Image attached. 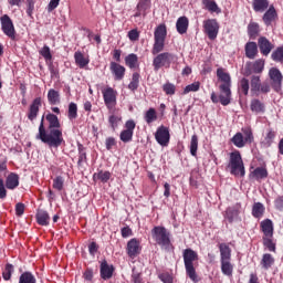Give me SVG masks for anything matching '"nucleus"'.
Returning <instances> with one entry per match:
<instances>
[{
	"label": "nucleus",
	"instance_id": "obj_1",
	"mask_svg": "<svg viewBox=\"0 0 283 283\" xmlns=\"http://www.w3.org/2000/svg\"><path fill=\"white\" fill-rule=\"evenodd\" d=\"M43 120H45L44 116H42L36 139L45 143V145H49V147H55V148L61 147V145L63 144V132L56 128V129H49V134H48V132L45 130Z\"/></svg>",
	"mask_w": 283,
	"mask_h": 283
},
{
	"label": "nucleus",
	"instance_id": "obj_2",
	"mask_svg": "<svg viewBox=\"0 0 283 283\" xmlns=\"http://www.w3.org/2000/svg\"><path fill=\"white\" fill-rule=\"evenodd\" d=\"M196 260H198V253L196 251L191 249L184 250V264L186 274L192 282L198 283L200 280L196 273V268H193V262H196Z\"/></svg>",
	"mask_w": 283,
	"mask_h": 283
},
{
	"label": "nucleus",
	"instance_id": "obj_3",
	"mask_svg": "<svg viewBox=\"0 0 283 283\" xmlns=\"http://www.w3.org/2000/svg\"><path fill=\"white\" fill-rule=\"evenodd\" d=\"M228 167L230 168V174H232V176L244 177V161L242 160L240 151L235 150L230 154Z\"/></svg>",
	"mask_w": 283,
	"mask_h": 283
},
{
	"label": "nucleus",
	"instance_id": "obj_4",
	"mask_svg": "<svg viewBox=\"0 0 283 283\" xmlns=\"http://www.w3.org/2000/svg\"><path fill=\"white\" fill-rule=\"evenodd\" d=\"M153 240L161 247V249H169L171 247V240L169 239V232L165 227H155L151 230Z\"/></svg>",
	"mask_w": 283,
	"mask_h": 283
},
{
	"label": "nucleus",
	"instance_id": "obj_5",
	"mask_svg": "<svg viewBox=\"0 0 283 283\" xmlns=\"http://www.w3.org/2000/svg\"><path fill=\"white\" fill-rule=\"evenodd\" d=\"M155 43L153 46L151 54H160L165 50V39H167V27L160 24L155 29Z\"/></svg>",
	"mask_w": 283,
	"mask_h": 283
},
{
	"label": "nucleus",
	"instance_id": "obj_6",
	"mask_svg": "<svg viewBox=\"0 0 283 283\" xmlns=\"http://www.w3.org/2000/svg\"><path fill=\"white\" fill-rule=\"evenodd\" d=\"M176 59L177 57L174 55V53L164 52L158 54L153 61L155 72H158L160 67H169L171 63L176 61Z\"/></svg>",
	"mask_w": 283,
	"mask_h": 283
},
{
	"label": "nucleus",
	"instance_id": "obj_7",
	"mask_svg": "<svg viewBox=\"0 0 283 283\" xmlns=\"http://www.w3.org/2000/svg\"><path fill=\"white\" fill-rule=\"evenodd\" d=\"M219 96L216 93H211L212 103H221V105L227 106L231 103V86H219Z\"/></svg>",
	"mask_w": 283,
	"mask_h": 283
},
{
	"label": "nucleus",
	"instance_id": "obj_8",
	"mask_svg": "<svg viewBox=\"0 0 283 283\" xmlns=\"http://www.w3.org/2000/svg\"><path fill=\"white\" fill-rule=\"evenodd\" d=\"M0 23L2 28L3 34L6 36H9V39H17V31L14 30V23L12 22V19H10V15L4 14L0 18Z\"/></svg>",
	"mask_w": 283,
	"mask_h": 283
},
{
	"label": "nucleus",
	"instance_id": "obj_9",
	"mask_svg": "<svg viewBox=\"0 0 283 283\" xmlns=\"http://www.w3.org/2000/svg\"><path fill=\"white\" fill-rule=\"evenodd\" d=\"M205 32L210 41H216L218 39V32L220 30V25L216 20H207L203 22Z\"/></svg>",
	"mask_w": 283,
	"mask_h": 283
},
{
	"label": "nucleus",
	"instance_id": "obj_10",
	"mask_svg": "<svg viewBox=\"0 0 283 283\" xmlns=\"http://www.w3.org/2000/svg\"><path fill=\"white\" fill-rule=\"evenodd\" d=\"M269 76L272 81L273 90H275V92H280V90H282V72H280V70L276 67H272L269 71Z\"/></svg>",
	"mask_w": 283,
	"mask_h": 283
},
{
	"label": "nucleus",
	"instance_id": "obj_11",
	"mask_svg": "<svg viewBox=\"0 0 283 283\" xmlns=\"http://www.w3.org/2000/svg\"><path fill=\"white\" fill-rule=\"evenodd\" d=\"M155 138L161 147H167L170 138L169 128L160 126L155 134Z\"/></svg>",
	"mask_w": 283,
	"mask_h": 283
},
{
	"label": "nucleus",
	"instance_id": "obj_12",
	"mask_svg": "<svg viewBox=\"0 0 283 283\" xmlns=\"http://www.w3.org/2000/svg\"><path fill=\"white\" fill-rule=\"evenodd\" d=\"M103 96L106 107L112 109V107L116 105V91H114L112 87H107L105 91H103Z\"/></svg>",
	"mask_w": 283,
	"mask_h": 283
},
{
	"label": "nucleus",
	"instance_id": "obj_13",
	"mask_svg": "<svg viewBox=\"0 0 283 283\" xmlns=\"http://www.w3.org/2000/svg\"><path fill=\"white\" fill-rule=\"evenodd\" d=\"M111 72L114 74L115 81H123L125 78V66L116 62L111 63Z\"/></svg>",
	"mask_w": 283,
	"mask_h": 283
},
{
	"label": "nucleus",
	"instance_id": "obj_14",
	"mask_svg": "<svg viewBox=\"0 0 283 283\" xmlns=\"http://www.w3.org/2000/svg\"><path fill=\"white\" fill-rule=\"evenodd\" d=\"M259 50L263 56H269L271 54V50H273V44L266 38L259 39Z\"/></svg>",
	"mask_w": 283,
	"mask_h": 283
},
{
	"label": "nucleus",
	"instance_id": "obj_15",
	"mask_svg": "<svg viewBox=\"0 0 283 283\" xmlns=\"http://www.w3.org/2000/svg\"><path fill=\"white\" fill-rule=\"evenodd\" d=\"M41 107V97H36L29 108L28 118L29 120H34L39 116V108Z\"/></svg>",
	"mask_w": 283,
	"mask_h": 283
},
{
	"label": "nucleus",
	"instance_id": "obj_16",
	"mask_svg": "<svg viewBox=\"0 0 283 283\" xmlns=\"http://www.w3.org/2000/svg\"><path fill=\"white\" fill-rule=\"evenodd\" d=\"M217 76L219 81H221L222 84H220L219 87H231V75L229 73L224 72L223 69L217 70Z\"/></svg>",
	"mask_w": 283,
	"mask_h": 283
},
{
	"label": "nucleus",
	"instance_id": "obj_17",
	"mask_svg": "<svg viewBox=\"0 0 283 283\" xmlns=\"http://www.w3.org/2000/svg\"><path fill=\"white\" fill-rule=\"evenodd\" d=\"M127 253H128L129 258H136V255H138V253H140V245H138V240L132 239L127 243Z\"/></svg>",
	"mask_w": 283,
	"mask_h": 283
},
{
	"label": "nucleus",
	"instance_id": "obj_18",
	"mask_svg": "<svg viewBox=\"0 0 283 283\" xmlns=\"http://www.w3.org/2000/svg\"><path fill=\"white\" fill-rule=\"evenodd\" d=\"M176 28L179 34H187V30H189V19L187 17H180L177 20Z\"/></svg>",
	"mask_w": 283,
	"mask_h": 283
},
{
	"label": "nucleus",
	"instance_id": "obj_19",
	"mask_svg": "<svg viewBox=\"0 0 283 283\" xmlns=\"http://www.w3.org/2000/svg\"><path fill=\"white\" fill-rule=\"evenodd\" d=\"M277 19V11H275V7L270 6L269 10L263 14V22L265 25H271L272 21Z\"/></svg>",
	"mask_w": 283,
	"mask_h": 283
},
{
	"label": "nucleus",
	"instance_id": "obj_20",
	"mask_svg": "<svg viewBox=\"0 0 283 283\" xmlns=\"http://www.w3.org/2000/svg\"><path fill=\"white\" fill-rule=\"evenodd\" d=\"M261 229L265 238H273V221L265 219L261 222Z\"/></svg>",
	"mask_w": 283,
	"mask_h": 283
},
{
	"label": "nucleus",
	"instance_id": "obj_21",
	"mask_svg": "<svg viewBox=\"0 0 283 283\" xmlns=\"http://www.w3.org/2000/svg\"><path fill=\"white\" fill-rule=\"evenodd\" d=\"M245 56L252 60L258 56V44L255 42H248L245 44Z\"/></svg>",
	"mask_w": 283,
	"mask_h": 283
},
{
	"label": "nucleus",
	"instance_id": "obj_22",
	"mask_svg": "<svg viewBox=\"0 0 283 283\" xmlns=\"http://www.w3.org/2000/svg\"><path fill=\"white\" fill-rule=\"evenodd\" d=\"M113 274H114V269L111 268L107 264V261L102 262V264H101V277L103 280H109Z\"/></svg>",
	"mask_w": 283,
	"mask_h": 283
},
{
	"label": "nucleus",
	"instance_id": "obj_23",
	"mask_svg": "<svg viewBox=\"0 0 283 283\" xmlns=\"http://www.w3.org/2000/svg\"><path fill=\"white\" fill-rule=\"evenodd\" d=\"M38 224L41 227H48L50 224V214L45 210H39L36 213Z\"/></svg>",
	"mask_w": 283,
	"mask_h": 283
},
{
	"label": "nucleus",
	"instance_id": "obj_24",
	"mask_svg": "<svg viewBox=\"0 0 283 283\" xmlns=\"http://www.w3.org/2000/svg\"><path fill=\"white\" fill-rule=\"evenodd\" d=\"M7 189H17L19 187V175L11 172L6 179Z\"/></svg>",
	"mask_w": 283,
	"mask_h": 283
},
{
	"label": "nucleus",
	"instance_id": "obj_25",
	"mask_svg": "<svg viewBox=\"0 0 283 283\" xmlns=\"http://www.w3.org/2000/svg\"><path fill=\"white\" fill-rule=\"evenodd\" d=\"M273 140H275V133L273 129H268L264 139L261 142V146L264 147L265 149L271 147L273 145Z\"/></svg>",
	"mask_w": 283,
	"mask_h": 283
},
{
	"label": "nucleus",
	"instance_id": "obj_26",
	"mask_svg": "<svg viewBox=\"0 0 283 283\" xmlns=\"http://www.w3.org/2000/svg\"><path fill=\"white\" fill-rule=\"evenodd\" d=\"M219 251L221 255V262L231 261V248H229V245L221 243L219 245Z\"/></svg>",
	"mask_w": 283,
	"mask_h": 283
},
{
	"label": "nucleus",
	"instance_id": "obj_27",
	"mask_svg": "<svg viewBox=\"0 0 283 283\" xmlns=\"http://www.w3.org/2000/svg\"><path fill=\"white\" fill-rule=\"evenodd\" d=\"M48 101L50 105H59L61 103V94L54 88H50L48 92Z\"/></svg>",
	"mask_w": 283,
	"mask_h": 283
},
{
	"label": "nucleus",
	"instance_id": "obj_28",
	"mask_svg": "<svg viewBox=\"0 0 283 283\" xmlns=\"http://www.w3.org/2000/svg\"><path fill=\"white\" fill-rule=\"evenodd\" d=\"M46 120L49 123V129H60L61 122H59V117L52 113L46 115Z\"/></svg>",
	"mask_w": 283,
	"mask_h": 283
},
{
	"label": "nucleus",
	"instance_id": "obj_29",
	"mask_svg": "<svg viewBox=\"0 0 283 283\" xmlns=\"http://www.w3.org/2000/svg\"><path fill=\"white\" fill-rule=\"evenodd\" d=\"M251 111L255 114H263L265 106L260 99H252L250 104Z\"/></svg>",
	"mask_w": 283,
	"mask_h": 283
},
{
	"label": "nucleus",
	"instance_id": "obj_30",
	"mask_svg": "<svg viewBox=\"0 0 283 283\" xmlns=\"http://www.w3.org/2000/svg\"><path fill=\"white\" fill-rule=\"evenodd\" d=\"M231 143L234 144V147H238L239 149H242L244 145H247V142L244 140V135L242 133H237L232 138Z\"/></svg>",
	"mask_w": 283,
	"mask_h": 283
},
{
	"label": "nucleus",
	"instance_id": "obj_31",
	"mask_svg": "<svg viewBox=\"0 0 283 283\" xmlns=\"http://www.w3.org/2000/svg\"><path fill=\"white\" fill-rule=\"evenodd\" d=\"M75 63L78 65V67H86V65H90V60L83 55L81 52H75L74 54Z\"/></svg>",
	"mask_w": 283,
	"mask_h": 283
},
{
	"label": "nucleus",
	"instance_id": "obj_32",
	"mask_svg": "<svg viewBox=\"0 0 283 283\" xmlns=\"http://www.w3.org/2000/svg\"><path fill=\"white\" fill-rule=\"evenodd\" d=\"M252 4L255 12H264L269 8V0H253Z\"/></svg>",
	"mask_w": 283,
	"mask_h": 283
},
{
	"label": "nucleus",
	"instance_id": "obj_33",
	"mask_svg": "<svg viewBox=\"0 0 283 283\" xmlns=\"http://www.w3.org/2000/svg\"><path fill=\"white\" fill-rule=\"evenodd\" d=\"M202 3L206 10H209V12H217V14H220V8L218 7V3H216V1L202 0Z\"/></svg>",
	"mask_w": 283,
	"mask_h": 283
},
{
	"label": "nucleus",
	"instance_id": "obj_34",
	"mask_svg": "<svg viewBox=\"0 0 283 283\" xmlns=\"http://www.w3.org/2000/svg\"><path fill=\"white\" fill-rule=\"evenodd\" d=\"M19 283H36V277L31 272H23L19 277Z\"/></svg>",
	"mask_w": 283,
	"mask_h": 283
},
{
	"label": "nucleus",
	"instance_id": "obj_35",
	"mask_svg": "<svg viewBox=\"0 0 283 283\" xmlns=\"http://www.w3.org/2000/svg\"><path fill=\"white\" fill-rule=\"evenodd\" d=\"M221 271L223 275L229 277L233 275V264H231V261H221Z\"/></svg>",
	"mask_w": 283,
	"mask_h": 283
},
{
	"label": "nucleus",
	"instance_id": "obj_36",
	"mask_svg": "<svg viewBox=\"0 0 283 283\" xmlns=\"http://www.w3.org/2000/svg\"><path fill=\"white\" fill-rule=\"evenodd\" d=\"M138 85H140V74L133 73L132 81L128 84V90H132V92H136V90H138Z\"/></svg>",
	"mask_w": 283,
	"mask_h": 283
},
{
	"label": "nucleus",
	"instance_id": "obj_37",
	"mask_svg": "<svg viewBox=\"0 0 283 283\" xmlns=\"http://www.w3.org/2000/svg\"><path fill=\"white\" fill-rule=\"evenodd\" d=\"M252 216L254 218H262V216H264V205L260 202L254 203L252 208Z\"/></svg>",
	"mask_w": 283,
	"mask_h": 283
},
{
	"label": "nucleus",
	"instance_id": "obj_38",
	"mask_svg": "<svg viewBox=\"0 0 283 283\" xmlns=\"http://www.w3.org/2000/svg\"><path fill=\"white\" fill-rule=\"evenodd\" d=\"M275 262V259H273V255L271 254H264L261 261V264L263 269H271Z\"/></svg>",
	"mask_w": 283,
	"mask_h": 283
},
{
	"label": "nucleus",
	"instance_id": "obj_39",
	"mask_svg": "<svg viewBox=\"0 0 283 283\" xmlns=\"http://www.w3.org/2000/svg\"><path fill=\"white\" fill-rule=\"evenodd\" d=\"M248 32L251 39H255V36H258V34L260 33V25L255 22H251L248 25Z\"/></svg>",
	"mask_w": 283,
	"mask_h": 283
},
{
	"label": "nucleus",
	"instance_id": "obj_40",
	"mask_svg": "<svg viewBox=\"0 0 283 283\" xmlns=\"http://www.w3.org/2000/svg\"><path fill=\"white\" fill-rule=\"evenodd\" d=\"M271 59L276 63H283V46H280L276 50H274L271 54Z\"/></svg>",
	"mask_w": 283,
	"mask_h": 283
},
{
	"label": "nucleus",
	"instance_id": "obj_41",
	"mask_svg": "<svg viewBox=\"0 0 283 283\" xmlns=\"http://www.w3.org/2000/svg\"><path fill=\"white\" fill-rule=\"evenodd\" d=\"M125 61H126V65H128V67H130V70H134V67H136V65H138V55L132 53L128 56H126Z\"/></svg>",
	"mask_w": 283,
	"mask_h": 283
},
{
	"label": "nucleus",
	"instance_id": "obj_42",
	"mask_svg": "<svg viewBox=\"0 0 283 283\" xmlns=\"http://www.w3.org/2000/svg\"><path fill=\"white\" fill-rule=\"evenodd\" d=\"M261 85H262V82L260 81V76L253 75L251 77V83H250L251 92H260Z\"/></svg>",
	"mask_w": 283,
	"mask_h": 283
},
{
	"label": "nucleus",
	"instance_id": "obj_43",
	"mask_svg": "<svg viewBox=\"0 0 283 283\" xmlns=\"http://www.w3.org/2000/svg\"><path fill=\"white\" fill-rule=\"evenodd\" d=\"M93 178L101 180V182H107L109 178H112V174L109 171H99L93 175Z\"/></svg>",
	"mask_w": 283,
	"mask_h": 283
},
{
	"label": "nucleus",
	"instance_id": "obj_44",
	"mask_svg": "<svg viewBox=\"0 0 283 283\" xmlns=\"http://www.w3.org/2000/svg\"><path fill=\"white\" fill-rule=\"evenodd\" d=\"M158 115H156V109L149 108L145 114V120L149 125L154 123V120H157Z\"/></svg>",
	"mask_w": 283,
	"mask_h": 283
},
{
	"label": "nucleus",
	"instance_id": "obj_45",
	"mask_svg": "<svg viewBox=\"0 0 283 283\" xmlns=\"http://www.w3.org/2000/svg\"><path fill=\"white\" fill-rule=\"evenodd\" d=\"M13 273H14V265L8 263L2 272L3 280L6 281L10 280Z\"/></svg>",
	"mask_w": 283,
	"mask_h": 283
},
{
	"label": "nucleus",
	"instance_id": "obj_46",
	"mask_svg": "<svg viewBox=\"0 0 283 283\" xmlns=\"http://www.w3.org/2000/svg\"><path fill=\"white\" fill-rule=\"evenodd\" d=\"M78 116V106H76V103L72 102L69 105V118L70 120H74Z\"/></svg>",
	"mask_w": 283,
	"mask_h": 283
},
{
	"label": "nucleus",
	"instance_id": "obj_47",
	"mask_svg": "<svg viewBox=\"0 0 283 283\" xmlns=\"http://www.w3.org/2000/svg\"><path fill=\"white\" fill-rule=\"evenodd\" d=\"M190 154L191 156H197L198 154V135H192L191 137Z\"/></svg>",
	"mask_w": 283,
	"mask_h": 283
},
{
	"label": "nucleus",
	"instance_id": "obj_48",
	"mask_svg": "<svg viewBox=\"0 0 283 283\" xmlns=\"http://www.w3.org/2000/svg\"><path fill=\"white\" fill-rule=\"evenodd\" d=\"M252 70L255 74H261L264 70V60L259 59L253 63Z\"/></svg>",
	"mask_w": 283,
	"mask_h": 283
},
{
	"label": "nucleus",
	"instance_id": "obj_49",
	"mask_svg": "<svg viewBox=\"0 0 283 283\" xmlns=\"http://www.w3.org/2000/svg\"><path fill=\"white\" fill-rule=\"evenodd\" d=\"M243 132V140H245V144L251 145L253 143V132L251 128H244Z\"/></svg>",
	"mask_w": 283,
	"mask_h": 283
},
{
	"label": "nucleus",
	"instance_id": "obj_50",
	"mask_svg": "<svg viewBox=\"0 0 283 283\" xmlns=\"http://www.w3.org/2000/svg\"><path fill=\"white\" fill-rule=\"evenodd\" d=\"M163 90L168 96H174V94H176V85H174L172 83L164 84Z\"/></svg>",
	"mask_w": 283,
	"mask_h": 283
},
{
	"label": "nucleus",
	"instance_id": "obj_51",
	"mask_svg": "<svg viewBox=\"0 0 283 283\" xmlns=\"http://www.w3.org/2000/svg\"><path fill=\"white\" fill-rule=\"evenodd\" d=\"M134 137V132H130V130H123L120 133V140L123 143H129L132 140V138Z\"/></svg>",
	"mask_w": 283,
	"mask_h": 283
},
{
	"label": "nucleus",
	"instance_id": "obj_52",
	"mask_svg": "<svg viewBox=\"0 0 283 283\" xmlns=\"http://www.w3.org/2000/svg\"><path fill=\"white\" fill-rule=\"evenodd\" d=\"M226 218H228L229 222H233V219L238 218V209L228 208L226 211Z\"/></svg>",
	"mask_w": 283,
	"mask_h": 283
},
{
	"label": "nucleus",
	"instance_id": "obj_53",
	"mask_svg": "<svg viewBox=\"0 0 283 283\" xmlns=\"http://www.w3.org/2000/svg\"><path fill=\"white\" fill-rule=\"evenodd\" d=\"M198 90H200V82H195L185 87L184 94H189V92H198Z\"/></svg>",
	"mask_w": 283,
	"mask_h": 283
},
{
	"label": "nucleus",
	"instance_id": "obj_54",
	"mask_svg": "<svg viewBox=\"0 0 283 283\" xmlns=\"http://www.w3.org/2000/svg\"><path fill=\"white\" fill-rule=\"evenodd\" d=\"M64 182L65 180H63V177H56L53 180V189H56L57 191H62Z\"/></svg>",
	"mask_w": 283,
	"mask_h": 283
},
{
	"label": "nucleus",
	"instance_id": "obj_55",
	"mask_svg": "<svg viewBox=\"0 0 283 283\" xmlns=\"http://www.w3.org/2000/svg\"><path fill=\"white\" fill-rule=\"evenodd\" d=\"M272 237H264L263 244L269 249V251H275V243H273Z\"/></svg>",
	"mask_w": 283,
	"mask_h": 283
},
{
	"label": "nucleus",
	"instance_id": "obj_56",
	"mask_svg": "<svg viewBox=\"0 0 283 283\" xmlns=\"http://www.w3.org/2000/svg\"><path fill=\"white\" fill-rule=\"evenodd\" d=\"M253 174L258 179L266 178V176H269V172L262 167L256 168Z\"/></svg>",
	"mask_w": 283,
	"mask_h": 283
},
{
	"label": "nucleus",
	"instance_id": "obj_57",
	"mask_svg": "<svg viewBox=\"0 0 283 283\" xmlns=\"http://www.w3.org/2000/svg\"><path fill=\"white\" fill-rule=\"evenodd\" d=\"M41 56L45 59V61H50L52 59V53L50 52V46L44 45L40 51Z\"/></svg>",
	"mask_w": 283,
	"mask_h": 283
},
{
	"label": "nucleus",
	"instance_id": "obj_58",
	"mask_svg": "<svg viewBox=\"0 0 283 283\" xmlns=\"http://www.w3.org/2000/svg\"><path fill=\"white\" fill-rule=\"evenodd\" d=\"M240 87H241V90H242L244 96H247V95L249 94V80H247V78L243 77V78L240 81Z\"/></svg>",
	"mask_w": 283,
	"mask_h": 283
},
{
	"label": "nucleus",
	"instance_id": "obj_59",
	"mask_svg": "<svg viewBox=\"0 0 283 283\" xmlns=\"http://www.w3.org/2000/svg\"><path fill=\"white\" fill-rule=\"evenodd\" d=\"M8 197V190H6V184L0 178V200H4Z\"/></svg>",
	"mask_w": 283,
	"mask_h": 283
},
{
	"label": "nucleus",
	"instance_id": "obj_60",
	"mask_svg": "<svg viewBox=\"0 0 283 283\" xmlns=\"http://www.w3.org/2000/svg\"><path fill=\"white\" fill-rule=\"evenodd\" d=\"M59 3H61V0H51L48 4V12H53V10H56V8H59Z\"/></svg>",
	"mask_w": 283,
	"mask_h": 283
},
{
	"label": "nucleus",
	"instance_id": "obj_61",
	"mask_svg": "<svg viewBox=\"0 0 283 283\" xmlns=\"http://www.w3.org/2000/svg\"><path fill=\"white\" fill-rule=\"evenodd\" d=\"M159 280H161L164 283H174V277H171L169 273L159 274Z\"/></svg>",
	"mask_w": 283,
	"mask_h": 283
},
{
	"label": "nucleus",
	"instance_id": "obj_62",
	"mask_svg": "<svg viewBox=\"0 0 283 283\" xmlns=\"http://www.w3.org/2000/svg\"><path fill=\"white\" fill-rule=\"evenodd\" d=\"M140 36V34L138 33V30L134 29V30H130L128 32V38L132 40V41H138V38Z\"/></svg>",
	"mask_w": 283,
	"mask_h": 283
},
{
	"label": "nucleus",
	"instance_id": "obj_63",
	"mask_svg": "<svg viewBox=\"0 0 283 283\" xmlns=\"http://www.w3.org/2000/svg\"><path fill=\"white\" fill-rule=\"evenodd\" d=\"M24 211H25V205L17 203V206H15L17 216H23Z\"/></svg>",
	"mask_w": 283,
	"mask_h": 283
},
{
	"label": "nucleus",
	"instance_id": "obj_64",
	"mask_svg": "<svg viewBox=\"0 0 283 283\" xmlns=\"http://www.w3.org/2000/svg\"><path fill=\"white\" fill-rule=\"evenodd\" d=\"M28 9L27 13L29 17H31L32 12H34V0H27Z\"/></svg>",
	"mask_w": 283,
	"mask_h": 283
}]
</instances>
